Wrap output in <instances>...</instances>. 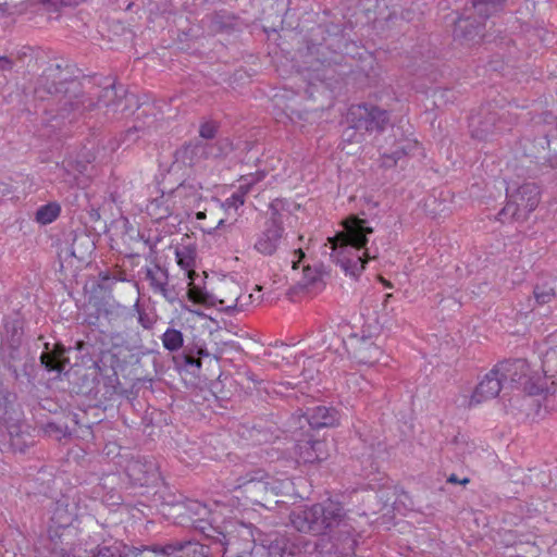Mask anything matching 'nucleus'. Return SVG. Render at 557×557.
I'll return each instance as SVG.
<instances>
[{
    "mask_svg": "<svg viewBox=\"0 0 557 557\" xmlns=\"http://www.w3.org/2000/svg\"><path fill=\"white\" fill-rule=\"evenodd\" d=\"M225 531L214 530L216 535H210L222 545L223 557H297L302 553V546L286 535H277L270 544H256L253 530L242 522H228Z\"/></svg>",
    "mask_w": 557,
    "mask_h": 557,
    "instance_id": "nucleus-1",
    "label": "nucleus"
},
{
    "mask_svg": "<svg viewBox=\"0 0 557 557\" xmlns=\"http://www.w3.org/2000/svg\"><path fill=\"white\" fill-rule=\"evenodd\" d=\"M342 225L344 230L329 237L325 247L331 249L330 258L333 262L339 264L346 274L357 277L368 261L376 258L366 249L368 235L373 233V228L367 220L356 215L346 218Z\"/></svg>",
    "mask_w": 557,
    "mask_h": 557,
    "instance_id": "nucleus-2",
    "label": "nucleus"
},
{
    "mask_svg": "<svg viewBox=\"0 0 557 557\" xmlns=\"http://www.w3.org/2000/svg\"><path fill=\"white\" fill-rule=\"evenodd\" d=\"M289 520L299 532L325 535L346 525L347 512L341 502L327 498L311 506H298L290 512Z\"/></svg>",
    "mask_w": 557,
    "mask_h": 557,
    "instance_id": "nucleus-3",
    "label": "nucleus"
},
{
    "mask_svg": "<svg viewBox=\"0 0 557 557\" xmlns=\"http://www.w3.org/2000/svg\"><path fill=\"white\" fill-rule=\"evenodd\" d=\"M503 383H510L529 395L554 394L557 391V381L550 385L543 383L542 374L531 368L525 359L506 360L495 366Z\"/></svg>",
    "mask_w": 557,
    "mask_h": 557,
    "instance_id": "nucleus-4",
    "label": "nucleus"
},
{
    "mask_svg": "<svg viewBox=\"0 0 557 557\" xmlns=\"http://www.w3.org/2000/svg\"><path fill=\"white\" fill-rule=\"evenodd\" d=\"M269 474L261 470H253L227 483V490L237 500H245L253 505L264 506L263 500L269 496Z\"/></svg>",
    "mask_w": 557,
    "mask_h": 557,
    "instance_id": "nucleus-5",
    "label": "nucleus"
},
{
    "mask_svg": "<svg viewBox=\"0 0 557 557\" xmlns=\"http://www.w3.org/2000/svg\"><path fill=\"white\" fill-rule=\"evenodd\" d=\"M507 193L508 201L503 211L516 220H525L540 203V187L533 183H525L513 193L508 188Z\"/></svg>",
    "mask_w": 557,
    "mask_h": 557,
    "instance_id": "nucleus-6",
    "label": "nucleus"
},
{
    "mask_svg": "<svg viewBox=\"0 0 557 557\" xmlns=\"http://www.w3.org/2000/svg\"><path fill=\"white\" fill-rule=\"evenodd\" d=\"M347 121L356 129L383 131L389 121L388 111L372 104H354L347 113Z\"/></svg>",
    "mask_w": 557,
    "mask_h": 557,
    "instance_id": "nucleus-7",
    "label": "nucleus"
},
{
    "mask_svg": "<svg viewBox=\"0 0 557 557\" xmlns=\"http://www.w3.org/2000/svg\"><path fill=\"white\" fill-rule=\"evenodd\" d=\"M292 454L296 466H306L327 459L329 448L325 441H313L311 436L307 435L296 442Z\"/></svg>",
    "mask_w": 557,
    "mask_h": 557,
    "instance_id": "nucleus-8",
    "label": "nucleus"
},
{
    "mask_svg": "<svg viewBox=\"0 0 557 557\" xmlns=\"http://www.w3.org/2000/svg\"><path fill=\"white\" fill-rule=\"evenodd\" d=\"M284 237L283 224L275 220H268L263 228L256 235L253 248L263 256H272L278 249Z\"/></svg>",
    "mask_w": 557,
    "mask_h": 557,
    "instance_id": "nucleus-9",
    "label": "nucleus"
},
{
    "mask_svg": "<svg viewBox=\"0 0 557 557\" xmlns=\"http://www.w3.org/2000/svg\"><path fill=\"white\" fill-rule=\"evenodd\" d=\"M242 298L240 285L234 281H224L212 293V306L219 307L220 310L226 312L243 310L246 302H243Z\"/></svg>",
    "mask_w": 557,
    "mask_h": 557,
    "instance_id": "nucleus-10",
    "label": "nucleus"
},
{
    "mask_svg": "<svg viewBox=\"0 0 557 557\" xmlns=\"http://www.w3.org/2000/svg\"><path fill=\"white\" fill-rule=\"evenodd\" d=\"M503 385L504 383L498 374V370L494 367L476 385L470 397V405H480L495 398L499 394Z\"/></svg>",
    "mask_w": 557,
    "mask_h": 557,
    "instance_id": "nucleus-11",
    "label": "nucleus"
},
{
    "mask_svg": "<svg viewBox=\"0 0 557 557\" xmlns=\"http://www.w3.org/2000/svg\"><path fill=\"white\" fill-rule=\"evenodd\" d=\"M174 191L162 193L160 196L149 201L146 207L148 215L154 221H161L169 218L174 210Z\"/></svg>",
    "mask_w": 557,
    "mask_h": 557,
    "instance_id": "nucleus-12",
    "label": "nucleus"
},
{
    "mask_svg": "<svg viewBox=\"0 0 557 557\" xmlns=\"http://www.w3.org/2000/svg\"><path fill=\"white\" fill-rule=\"evenodd\" d=\"M307 421L312 429L332 428L338 424L339 413L334 408L318 406L308 413Z\"/></svg>",
    "mask_w": 557,
    "mask_h": 557,
    "instance_id": "nucleus-13",
    "label": "nucleus"
},
{
    "mask_svg": "<svg viewBox=\"0 0 557 557\" xmlns=\"http://www.w3.org/2000/svg\"><path fill=\"white\" fill-rule=\"evenodd\" d=\"M168 555L177 557H208V548L198 542H175L165 545Z\"/></svg>",
    "mask_w": 557,
    "mask_h": 557,
    "instance_id": "nucleus-14",
    "label": "nucleus"
},
{
    "mask_svg": "<svg viewBox=\"0 0 557 557\" xmlns=\"http://www.w3.org/2000/svg\"><path fill=\"white\" fill-rule=\"evenodd\" d=\"M259 180L260 177H242L240 185L238 186L237 190L223 201L222 208L226 212H230L231 210H234L236 212L242 206H244L245 198L247 194L250 191L251 185Z\"/></svg>",
    "mask_w": 557,
    "mask_h": 557,
    "instance_id": "nucleus-15",
    "label": "nucleus"
},
{
    "mask_svg": "<svg viewBox=\"0 0 557 557\" xmlns=\"http://www.w3.org/2000/svg\"><path fill=\"white\" fill-rule=\"evenodd\" d=\"M422 147L417 139H405L401 146L392 154L382 156V165L385 168H392L397 164L398 160L404 156H413L416 152H422Z\"/></svg>",
    "mask_w": 557,
    "mask_h": 557,
    "instance_id": "nucleus-16",
    "label": "nucleus"
},
{
    "mask_svg": "<svg viewBox=\"0 0 557 557\" xmlns=\"http://www.w3.org/2000/svg\"><path fill=\"white\" fill-rule=\"evenodd\" d=\"M381 355V348L368 339H362L354 350L355 358L362 364H374L380 360Z\"/></svg>",
    "mask_w": 557,
    "mask_h": 557,
    "instance_id": "nucleus-17",
    "label": "nucleus"
},
{
    "mask_svg": "<svg viewBox=\"0 0 557 557\" xmlns=\"http://www.w3.org/2000/svg\"><path fill=\"white\" fill-rule=\"evenodd\" d=\"M147 280L154 294L161 295L164 299L172 301V297L168 288V274L160 268L149 269L147 271Z\"/></svg>",
    "mask_w": 557,
    "mask_h": 557,
    "instance_id": "nucleus-18",
    "label": "nucleus"
},
{
    "mask_svg": "<svg viewBox=\"0 0 557 557\" xmlns=\"http://www.w3.org/2000/svg\"><path fill=\"white\" fill-rule=\"evenodd\" d=\"M455 38L465 41H476L482 39L480 26H474L469 18H459L455 30Z\"/></svg>",
    "mask_w": 557,
    "mask_h": 557,
    "instance_id": "nucleus-19",
    "label": "nucleus"
},
{
    "mask_svg": "<svg viewBox=\"0 0 557 557\" xmlns=\"http://www.w3.org/2000/svg\"><path fill=\"white\" fill-rule=\"evenodd\" d=\"M557 278H548L537 283L533 289V295L539 305L550 304L556 297Z\"/></svg>",
    "mask_w": 557,
    "mask_h": 557,
    "instance_id": "nucleus-20",
    "label": "nucleus"
},
{
    "mask_svg": "<svg viewBox=\"0 0 557 557\" xmlns=\"http://www.w3.org/2000/svg\"><path fill=\"white\" fill-rule=\"evenodd\" d=\"M542 370L543 373L541 374L545 385H548L549 379L557 381V345L549 347L545 351L542 360Z\"/></svg>",
    "mask_w": 557,
    "mask_h": 557,
    "instance_id": "nucleus-21",
    "label": "nucleus"
},
{
    "mask_svg": "<svg viewBox=\"0 0 557 557\" xmlns=\"http://www.w3.org/2000/svg\"><path fill=\"white\" fill-rule=\"evenodd\" d=\"M63 355L64 348L61 345H55L54 349L51 352H44L40 356L41 363L49 371H62L64 368L63 364Z\"/></svg>",
    "mask_w": 557,
    "mask_h": 557,
    "instance_id": "nucleus-22",
    "label": "nucleus"
},
{
    "mask_svg": "<svg viewBox=\"0 0 557 557\" xmlns=\"http://www.w3.org/2000/svg\"><path fill=\"white\" fill-rule=\"evenodd\" d=\"M61 213V207L57 202H49L39 207L35 214V221L40 225L54 222Z\"/></svg>",
    "mask_w": 557,
    "mask_h": 557,
    "instance_id": "nucleus-23",
    "label": "nucleus"
},
{
    "mask_svg": "<svg viewBox=\"0 0 557 557\" xmlns=\"http://www.w3.org/2000/svg\"><path fill=\"white\" fill-rule=\"evenodd\" d=\"M161 339L163 347L169 351H177L184 344L183 334L176 329H168Z\"/></svg>",
    "mask_w": 557,
    "mask_h": 557,
    "instance_id": "nucleus-24",
    "label": "nucleus"
},
{
    "mask_svg": "<svg viewBox=\"0 0 557 557\" xmlns=\"http://www.w3.org/2000/svg\"><path fill=\"white\" fill-rule=\"evenodd\" d=\"M165 545L164 546H144L141 548L138 547H132L128 548V553L125 554L126 556L131 555L132 557H170L171 555H168L165 552Z\"/></svg>",
    "mask_w": 557,
    "mask_h": 557,
    "instance_id": "nucleus-25",
    "label": "nucleus"
},
{
    "mask_svg": "<svg viewBox=\"0 0 557 557\" xmlns=\"http://www.w3.org/2000/svg\"><path fill=\"white\" fill-rule=\"evenodd\" d=\"M187 297L188 300L196 305L212 306V294H208L193 282L189 283Z\"/></svg>",
    "mask_w": 557,
    "mask_h": 557,
    "instance_id": "nucleus-26",
    "label": "nucleus"
},
{
    "mask_svg": "<svg viewBox=\"0 0 557 557\" xmlns=\"http://www.w3.org/2000/svg\"><path fill=\"white\" fill-rule=\"evenodd\" d=\"M175 257L177 264L188 273V277L193 281L195 275V258L193 253L187 249H176Z\"/></svg>",
    "mask_w": 557,
    "mask_h": 557,
    "instance_id": "nucleus-27",
    "label": "nucleus"
},
{
    "mask_svg": "<svg viewBox=\"0 0 557 557\" xmlns=\"http://www.w3.org/2000/svg\"><path fill=\"white\" fill-rule=\"evenodd\" d=\"M503 2L504 0H472L475 11L485 18L495 13Z\"/></svg>",
    "mask_w": 557,
    "mask_h": 557,
    "instance_id": "nucleus-28",
    "label": "nucleus"
},
{
    "mask_svg": "<svg viewBox=\"0 0 557 557\" xmlns=\"http://www.w3.org/2000/svg\"><path fill=\"white\" fill-rule=\"evenodd\" d=\"M269 495L277 496L287 494L293 488V482L287 479H275L269 476Z\"/></svg>",
    "mask_w": 557,
    "mask_h": 557,
    "instance_id": "nucleus-29",
    "label": "nucleus"
},
{
    "mask_svg": "<svg viewBox=\"0 0 557 557\" xmlns=\"http://www.w3.org/2000/svg\"><path fill=\"white\" fill-rule=\"evenodd\" d=\"M144 468V465L140 461H131L127 467L126 471L128 475L134 480L136 484L139 485H146L149 482L148 471H146L143 476L137 475L139 472H141Z\"/></svg>",
    "mask_w": 557,
    "mask_h": 557,
    "instance_id": "nucleus-30",
    "label": "nucleus"
},
{
    "mask_svg": "<svg viewBox=\"0 0 557 557\" xmlns=\"http://www.w3.org/2000/svg\"><path fill=\"white\" fill-rule=\"evenodd\" d=\"M126 546L121 544H114L111 546H99L92 554V557H124Z\"/></svg>",
    "mask_w": 557,
    "mask_h": 557,
    "instance_id": "nucleus-31",
    "label": "nucleus"
},
{
    "mask_svg": "<svg viewBox=\"0 0 557 557\" xmlns=\"http://www.w3.org/2000/svg\"><path fill=\"white\" fill-rule=\"evenodd\" d=\"M216 126L212 122H206L200 125L199 134L205 139H211L215 136Z\"/></svg>",
    "mask_w": 557,
    "mask_h": 557,
    "instance_id": "nucleus-32",
    "label": "nucleus"
},
{
    "mask_svg": "<svg viewBox=\"0 0 557 557\" xmlns=\"http://www.w3.org/2000/svg\"><path fill=\"white\" fill-rule=\"evenodd\" d=\"M305 259V252L301 248H298L294 251V259L292 261L293 270L299 269L300 263Z\"/></svg>",
    "mask_w": 557,
    "mask_h": 557,
    "instance_id": "nucleus-33",
    "label": "nucleus"
},
{
    "mask_svg": "<svg viewBox=\"0 0 557 557\" xmlns=\"http://www.w3.org/2000/svg\"><path fill=\"white\" fill-rule=\"evenodd\" d=\"M447 482L449 483H453V484H462V485H466L470 482V480L468 478H465L462 480H459L458 476L456 474H450L447 479Z\"/></svg>",
    "mask_w": 557,
    "mask_h": 557,
    "instance_id": "nucleus-34",
    "label": "nucleus"
},
{
    "mask_svg": "<svg viewBox=\"0 0 557 557\" xmlns=\"http://www.w3.org/2000/svg\"><path fill=\"white\" fill-rule=\"evenodd\" d=\"M0 69L1 70H10L12 69V62L5 57H0Z\"/></svg>",
    "mask_w": 557,
    "mask_h": 557,
    "instance_id": "nucleus-35",
    "label": "nucleus"
},
{
    "mask_svg": "<svg viewBox=\"0 0 557 557\" xmlns=\"http://www.w3.org/2000/svg\"><path fill=\"white\" fill-rule=\"evenodd\" d=\"M186 363L196 366L197 368L201 367V362L199 359H195L194 357H186Z\"/></svg>",
    "mask_w": 557,
    "mask_h": 557,
    "instance_id": "nucleus-36",
    "label": "nucleus"
},
{
    "mask_svg": "<svg viewBox=\"0 0 557 557\" xmlns=\"http://www.w3.org/2000/svg\"><path fill=\"white\" fill-rule=\"evenodd\" d=\"M223 222H224V221H223V219H219V220L216 221V224H215V225L208 226V227H205V226H203V227H202V230H203V231H206V232H211L212 230H215V228H216V227H219L221 224H223Z\"/></svg>",
    "mask_w": 557,
    "mask_h": 557,
    "instance_id": "nucleus-37",
    "label": "nucleus"
},
{
    "mask_svg": "<svg viewBox=\"0 0 557 557\" xmlns=\"http://www.w3.org/2000/svg\"><path fill=\"white\" fill-rule=\"evenodd\" d=\"M379 280H380V282H381L385 287H387V288H392V287H393L392 283H391L389 281L385 280L383 276H380V277H379Z\"/></svg>",
    "mask_w": 557,
    "mask_h": 557,
    "instance_id": "nucleus-38",
    "label": "nucleus"
},
{
    "mask_svg": "<svg viewBox=\"0 0 557 557\" xmlns=\"http://www.w3.org/2000/svg\"><path fill=\"white\" fill-rule=\"evenodd\" d=\"M196 219H197L198 221L205 220V219H206V211H198V212L196 213Z\"/></svg>",
    "mask_w": 557,
    "mask_h": 557,
    "instance_id": "nucleus-39",
    "label": "nucleus"
},
{
    "mask_svg": "<svg viewBox=\"0 0 557 557\" xmlns=\"http://www.w3.org/2000/svg\"><path fill=\"white\" fill-rule=\"evenodd\" d=\"M302 271L306 277H309V273L311 272V269L309 265H304Z\"/></svg>",
    "mask_w": 557,
    "mask_h": 557,
    "instance_id": "nucleus-40",
    "label": "nucleus"
},
{
    "mask_svg": "<svg viewBox=\"0 0 557 557\" xmlns=\"http://www.w3.org/2000/svg\"><path fill=\"white\" fill-rule=\"evenodd\" d=\"M70 522H71V518H70V516H67V517L65 518V520H64L60 525H61V527H65V525H67Z\"/></svg>",
    "mask_w": 557,
    "mask_h": 557,
    "instance_id": "nucleus-41",
    "label": "nucleus"
},
{
    "mask_svg": "<svg viewBox=\"0 0 557 557\" xmlns=\"http://www.w3.org/2000/svg\"><path fill=\"white\" fill-rule=\"evenodd\" d=\"M82 1H83V0H73V1H71L70 3H71V4H76V3L82 2Z\"/></svg>",
    "mask_w": 557,
    "mask_h": 557,
    "instance_id": "nucleus-42",
    "label": "nucleus"
},
{
    "mask_svg": "<svg viewBox=\"0 0 557 557\" xmlns=\"http://www.w3.org/2000/svg\"><path fill=\"white\" fill-rule=\"evenodd\" d=\"M554 338H555V335H553V336L550 337V342H552V343H554V342H555V341H554Z\"/></svg>",
    "mask_w": 557,
    "mask_h": 557,
    "instance_id": "nucleus-43",
    "label": "nucleus"
}]
</instances>
